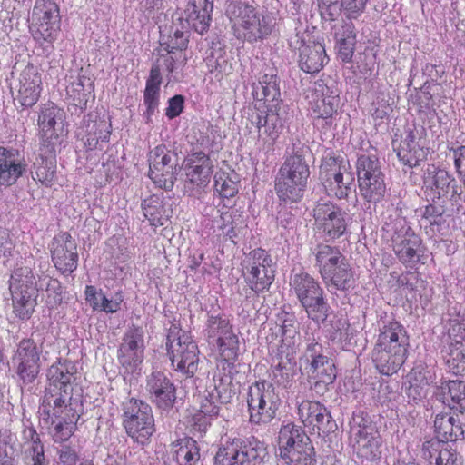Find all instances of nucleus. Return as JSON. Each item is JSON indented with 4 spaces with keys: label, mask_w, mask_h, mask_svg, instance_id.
<instances>
[{
    "label": "nucleus",
    "mask_w": 465,
    "mask_h": 465,
    "mask_svg": "<svg viewBox=\"0 0 465 465\" xmlns=\"http://www.w3.org/2000/svg\"><path fill=\"white\" fill-rule=\"evenodd\" d=\"M391 241L397 259L405 267L413 269L420 260L422 240L405 218L395 219Z\"/></svg>",
    "instance_id": "nucleus-12"
},
{
    "label": "nucleus",
    "mask_w": 465,
    "mask_h": 465,
    "mask_svg": "<svg viewBox=\"0 0 465 465\" xmlns=\"http://www.w3.org/2000/svg\"><path fill=\"white\" fill-rule=\"evenodd\" d=\"M353 448L359 457L374 460L381 453V438L376 426L362 414H355L351 425Z\"/></svg>",
    "instance_id": "nucleus-14"
},
{
    "label": "nucleus",
    "mask_w": 465,
    "mask_h": 465,
    "mask_svg": "<svg viewBox=\"0 0 465 465\" xmlns=\"http://www.w3.org/2000/svg\"><path fill=\"white\" fill-rule=\"evenodd\" d=\"M287 107L282 101H276L273 104H267V114L264 117L257 115L254 122L259 129V137L262 139L265 134L268 142L272 144L284 128L287 121Z\"/></svg>",
    "instance_id": "nucleus-27"
},
{
    "label": "nucleus",
    "mask_w": 465,
    "mask_h": 465,
    "mask_svg": "<svg viewBox=\"0 0 465 465\" xmlns=\"http://www.w3.org/2000/svg\"><path fill=\"white\" fill-rule=\"evenodd\" d=\"M188 41V33L176 29L168 42H163L161 45L164 47L168 54L183 53V51L187 48Z\"/></svg>",
    "instance_id": "nucleus-60"
},
{
    "label": "nucleus",
    "mask_w": 465,
    "mask_h": 465,
    "mask_svg": "<svg viewBox=\"0 0 465 465\" xmlns=\"http://www.w3.org/2000/svg\"><path fill=\"white\" fill-rule=\"evenodd\" d=\"M279 455L286 465H315L314 448L301 426L283 424L278 435Z\"/></svg>",
    "instance_id": "nucleus-4"
},
{
    "label": "nucleus",
    "mask_w": 465,
    "mask_h": 465,
    "mask_svg": "<svg viewBox=\"0 0 465 465\" xmlns=\"http://www.w3.org/2000/svg\"><path fill=\"white\" fill-rule=\"evenodd\" d=\"M203 401H210L213 405H224L231 401L235 394L232 379L228 374H216L213 382L208 386Z\"/></svg>",
    "instance_id": "nucleus-40"
},
{
    "label": "nucleus",
    "mask_w": 465,
    "mask_h": 465,
    "mask_svg": "<svg viewBox=\"0 0 465 465\" xmlns=\"http://www.w3.org/2000/svg\"><path fill=\"white\" fill-rule=\"evenodd\" d=\"M79 460V455L76 450L67 445H63L57 449L54 465H75Z\"/></svg>",
    "instance_id": "nucleus-62"
},
{
    "label": "nucleus",
    "mask_w": 465,
    "mask_h": 465,
    "mask_svg": "<svg viewBox=\"0 0 465 465\" xmlns=\"http://www.w3.org/2000/svg\"><path fill=\"white\" fill-rule=\"evenodd\" d=\"M80 417V413L71 416H63L55 419V422L52 425L54 426V439L56 441H63L68 440L75 430L76 422ZM49 426L50 424H46Z\"/></svg>",
    "instance_id": "nucleus-58"
},
{
    "label": "nucleus",
    "mask_w": 465,
    "mask_h": 465,
    "mask_svg": "<svg viewBox=\"0 0 465 465\" xmlns=\"http://www.w3.org/2000/svg\"><path fill=\"white\" fill-rule=\"evenodd\" d=\"M86 302L94 311L114 313L120 310L124 296L121 292H115L110 298L107 297L102 290H97L94 286L88 285L85 288Z\"/></svg>",
    "instance_id": "nucleus-43"
},
{
    "label": "nucleus",
    "mask_w": 465,
    "mask_h": 465,
    "mask_svg": "<svg viewBox=\"0 0 465 465\" xmlns=\"http://www.w3.org/2000/svg\"><path fill=\"white\" fill-rule=\"evenodd\" d=\"M437 392H441L443 401H448L446 395L450 398V407L459 410L460 412L465 411V381L453 380L441 381L440 386H436Z\"/></svg>",
    "instance_id": "nucleus-48"
},
{
    "label": "nucleus",
    "mask_w": 465,
    "mask_h": 465,
    "mask_svg": "<svg viewBox=\"0 0 465 465\" xmlns=\"http://www.w3.org/2000/svg\"><path fill=\"white\" fill-rule=\"evenodd\" d=\"M161 83L162 76L160 65L153 64L150 70V75L146 80V86L143 94V104L146 106V111L143 113V115L147 124L152 122L153 115L158 112Z\"/></svg>",
    "instance_id": "nucleus-39"
},
{
    "label": "nucleus",
    "mask_w": 465,
    "mask_h": 465,
    "mask_svg": "<svg viewBox=\"0 0 465 465\" xmlns=\"http://www.w3.org/2000/svg\"><path fill=\"white\" fill-rule=\"evenodd\" d=\"M391 106L386 98V95L380 94L376 96L371 103L370 113L374 119L382 120L390 113Z\"/></svg>",
    "instance_id": "nucleus-63"
},
{
    "label": "nucleus",
    "mask_w": 465,
    "mask_h": 465,
    "mask_svg": "<svg viewBox=\"0 0 465 465\" xmlns=\"http://www.w3.org/2000/svg\"><path fill=\"white\" fill-rule=\"evenodd\" d=\"M311 252L315 260L314 266L318 269L322 278L330 272L331 268L346 259L338 247L326 243H319L312 247Z\"/></svg>",
    "instance_id": "nucleus-41"
},
{
    "label": "nucleus",
    "mask_w": 465,
    "mask_h": 465,
    "mask_svg": "<svg viewBox=\"0 0 465 465\" xmlns=\"http://www.w3.org/2000/svg\"><path fill=\"white\" fill-rule=\"evenodd\" d=\"M249 420L254 425H267L277 414L281 399L270 381L252 383L247 393Z\"/></svg>",
    "instance_id": "nucleus-7"
},
{
    "label": "nucleus",
    "mask_w": 465,
    "mask_h": 465,
    "mask_svg": "<svg viewBox=\"0 0 465 465\" xmlns=\"http://www.w3.org/2000/svg\"><path fill=\"white\" fill-rule=\"evenodd\" d=\"M88 128H90V130L88 131L85 144L89 149L95 148L99 142H108L110 132L108 131V125L105 121L101 120L94 122L91 126L88 125Z\"/></svg>",
    "instance_id": "nucleus-59"
},
{
    "label": "nucleus",
    "mask_w": 465,
    "mask_h": 465,
    "mask_svg": "<svg viewBox=\"0 0 465 465\" xmlns=\"http://www.w3.org/2000/svg\"><path fill=\"white\" fill-rule=\"evenodd\" d=\"M213 167V163L205 153H193L183 162L186 182L193 187H206L210 183Z\"/></svg>",
    "instance_id": "nucleus-32"
},
{
    "label": "nucleus",
    "mask_w": 465,
    "mask_h": 465,
    "mask_svg": "<svg viewBox=\"0 0 465 465\" xmlns=\"http://www.w3.org/2000/svg\"><path fill=\"white\" fill-rule=\"evenodd\" d=\"M52 259L55 267L63 273H72L78 265L77 246L66 232L55 236L51 245Z\"/></svg>",
    "instance_id": "nucleus-26"
},
{
    "label": "nucleus",
    "mask_w": 465,
    "mask_h": 465,
    "mask_svg": "<svg viewBox=\"0 0 465 465\" xmlns=\"http://www.w3.org/2000/svg\"><path fill=\"white\" fill-rule=\"evenodd\" d=\"M220 212V218L215 222L217 227L225 237L233 241L238 234L239 225L242 223V214L238 210L225 206Z\"/></svg>",
    "instance_id": "nucleus-50"
},
{
    "label": "nucleus",
    "mask_w": 465,
    "mask_h": 465,
    "mask_svg": "<svg viewBox=\"0 0 465 465\" xmlns=\"http://www.w3.org/2000/svg\"><path fill=\"white\" fill-rule=\"evenodd\" d=\"M166 348L174 370L193 376L198 370L199 349L190 333L172 324L166 336Z\"/></svg>",
    "instance_id": "nucleus-5"
},
{
    "label": "nucleus",
    "mask_w": 465,
    "mask_h": 465,
    "mask_svg": "<svg viewBox=\"0 0 465 465\" xmlns=\"http://www.w3.org/2000/svg\"><path fill=\"white\" fill-rule=\"evenodd\" d=\"M143 215L154 227L163 226L171 216L170 209L164 204L163 197L152 195L142 204Z\"/></svg>",
    "instance_id": "nucleus-45"
},
{
    "label": "nucleus",
    "mask_w": 465,
    "mask_h": 465,
    "mask_svg": "<svg viewBox=\"0 0 465 465\" xmlns=\"http://www.w3.org/2000/svg\"><path fill=\"white\" fill-rule=\"evenodd\" d=\"M298 415L305 427L319 435H327L337 429L335 420L327 408L316 401H302L298 405Z\"/></svg>",
    "instance_id": "nucleus-23"
},
{
    "label": "nucleus",
    "mask_w": 465,
    "mask_h": 465,
    "mask_svg": "<svg viewBox=\"0 0 465 465\" xmlns=\"http://www.w3.org/2000/svg\"><path fill=\"white\" fill-rule=\"evenodd\" d=\"M123 424L126 433L143 445L155 431L152 408L143 401L130 399L124 403Z\"/></svg>",
    "instance_id": "nucleus-11"
},
{
    "label": "nucleus",
    "mask_w": 465,
    "mask_h": 465,
    "mask_svg": "<svg viewBox=\"0 0 465 465\" xmlns=\"http://www.w3.org/2000/svg\"><path fill=\"white\" fill-rule=\"evenodd\" d=\"M40 348L31 339H24L19 342L12 361L24 383H31L37 377L40 371Z\"/></svg>",
    "instance_id": "nucleus-22"
},
{
    "label": "nucleus",
    "mask_w": 465,
    "mask_h": 465,
    "mask_svg": "<svg viewBox=\"0 0 465 465\" xmlns=\"http://www.w3.org/2000/svg\"><path fill=\"white\" fill-rule=\"evenodd\" d=\"M397 155L403 164L411 168L417 166L426 158L425 140L421 138L419 130L408 132L400 144Z\"/></svg>",
    "instance_id": "nucleus-34"
},
{
    "label": "nucleus",
    "mask_w": 465,
    "mask_h": 465,
    "mask_svg": "<svg viewBox=\"0 0 465 465\" xmlns=\"http://www.w3.org/2000/svg\"><path fill=\"white\" fill-rule=\"evenodd\" d=\"M36 282L29 268H17L9 281L12 295L13 312L21 320H27L32 315L36 304Z\"/></svg>",
    "instance_id": "nucleus-10"
},
{
    "label": "nucleus",
    "mask_w": 465,
    "mask_h": 465,
    "mask_svg": "<svg viewBox=\"0 0 465 465\" xmlns=\"http://www.w3.org/2000/svg\"><path fill=\"white\" fill-rule=\"evenodd\" d=\"M369 0H340L341 12L349 20L359 18L365 11Z\"/></svg>",
    "instance_id": "nucleus-61"
},
{
    "label": "nucleus",
    "mask_w": 465,
    "mask_h": 465,
    "mask_svg": "<svg viewBox=\"0 0 465 465\" xmlns=\"http://www.w3.org/2000/svg\"><path fill=\"white\" fill-rule=\"evenodd\" d=\"M146 392L149 399L157 408L169 410L176 399V390L173 383L162 371H153L146 380Z\"/></svg>",
    "instance_id": "nucleus-25"
},
{
    "label": "nucleus",
    "mask_w": 465,
    "mask_h": 465,
    "mask_svg": "<svg viewBox=\"0 0 465 465\" xmlns=\"http://www.w3.org/2000/svg\"><path fill=\"white\" fill-rule=\"evenodd\" d=\"M45 147L40 145L39 156L34 163L35 175L41 183L50 186L52 185L56 170V152L58 147Z\"/></svg>",
    "instance_id": "nucleus-38"
},
{
    "label": "nucleus",
    "mask_w": 465,
    "mask_h": 465,
    "mask_svg": "<svg viewBox=\"0 0 465 465\" xmlns=\"http://www.w3.org/2000/svg\"><path fill=\"white\" fill-rule=\"evenodd\" d=\"M444 360L450 371L456 375H464L465 341H451L445 351Z\"/></svg>",
    "instance_id": "nucleus-49"
},
{
    "label": "nucleus",
    "mask_w": 465,
    "mask_h": 465,
    "mask_svg": "<svg viewBox=\"0 0 465 465\" xmlns=\"http://www.w3.org/2000/svg\"><path fill=\"white\" fill-rule=\"evenodd\" d=\"M77 369L71 361L59 359L47 370L46 378L48 390L69 389L73 390V382L75 381Z\"/></svg>",
    "instance_id": "nucleus-35"
},
{
    "label": "nucleus",
    "mask_w": 465,
    "mask_h": 465,
    "mask_svg": "<svg viewBox=\"0 0 465 465\" xmlns=\"http://www.w3.org/2000/svg\"><path fill=\"white\" fill-rule=\"evenodd\" d=\"M253 95L259 101H264L268 104H273L279 99L281 93L279 78L274 74H264L253 86Z\"/></svg>",
    "instance_id": "nucleus-47"
},
{
    "label": "nucleus",
    "mask_w": 465,
    "mask_h": 465,
    "mask_svg": "<svg viewBox=\"0 0 465 465\" xmlns=\"http://www.w3.org/2000/svg\"><path fill=\"white\" fill-rule=\"evenodd\" d=\"M309 366L312 378L315 380L314 390L317 393H323L336 379L333 361L325 356L321 360H314Z\"/></svg>",
    "instance_id": "nucleus-42"
},
{
    "label": "nucleus",
    "mask_w": 465,
    "mask_h": 465,
    "mask_svg": "<svg viewBox=\"0 0 465 465\" xmlns=\"http://www.w3.org/2000/svg\"><path fill=\"white\" fill-rule=\"evenodd\" d=\"M242 275L255 292L268 290L274 281L275 267L271 255L263 249L250 252L242 262Z\"/></svg>",
    "instance_id": "nucleus-13"
},
{
    "label": "nucleus",
    "mask_w": 465,
    "mask_h": 465,
    "mask_svg": "<svg viewBox=\"0 0 465 465\" xmlns=\"http://www.w3.org/2000/svg\"><path fill=\"white\" fill-rule=\"evenodd\" d=\"M434 431L437 441H426L422 446L423 456L426 460H431L439 454L441 446L440 442L455 441L460 438L464 430L459 420L449 413L437 414L434 420Z\"/></svg>",
    "instance_id": "nucleus-21"
},
{
    "label": "nucleus",
    "mask_w": 465,
    "mask_h": 465,
    "mask_svg": "<svg viewBox=\"0 0 465 465\" xmlns=\"http://www.w3.org/2000/svg\"><path fill=\"white\" fill-rule=\"evenodd\" d=\"M423 184L427 197L432 201L447 198L451 190L453 193H457L454 178L434 164H429L424 172Z\"/></svg>",
    "instance_id": "nucleus-29"
},
{
    "label": "nucleus",
    "mask_w": 465,
    "mask_h": 465,
    "mask_svg": "<svg viewBox=\"0 0 465 465\" xmlns=\"http://www.w3.org/2000/svg\"><path fill=\"white\" fill-rule=\"evenodd\" d=\"M307 97L310 98L311 112L316 124L332 126L339 105V94L336 87L322 82L315 83L311 95Z\"/></svg>",
    "instance_id": "nucleus-17"
},
{
    "label": "nucleus",
    "mask_w": 465,
    "mask_h": 465,
    "mask_svg": "<svg viewBox=\"0 0 465 465\" xmlns=\"http://www.w3.org/2000/svg\"><path fill=\"white\" fill-rule=\"evenodd\" d=\"M214 189L223 199H230L238 193V176L235 173L216 172Z\"/></svg>",
    "instance_id": "nucleus-55"
},
{
    "label": "nucleus",
    "mask_w": 465,
    "mask_h": 465,
    "mask_svg": "<svg viewBox=\"0 0 465 465\" xmlns=\"http://www.w3.org/2000/svg\"><path fill=\"white\" fill-rule=\"evenodd\" d=\"M64 112L54 103L44 104L40 107L37 124L40 145L59 147L67 130L64 127Z\"/></svg>",
    "instance_id": "nucleus-16"
},
{
    "label": "nucleus",
    "mask_w": 465,
    "mask_h": 465,
    "mask_svg": "<svg viewBox=\"0 0 465 465\" xmlns=\"http://www.w3.org/2000/svg\"><path fill=\"white\" fill-rule=\"evenodd\" d=\"M220 413V407L213 405L210 401H202L200 409L193 414L191 423L193 429L200 433L205 432L212 420Z\"/></svg>",
    "instance_id": "nucleus-53"
},
{
    "label": "nucleus",
    "mask_w": 465,
    "mask_h": 465,
    "mask_svg": "<svg viewBox=\"0 0 465 465\" xmlns=\"http://www.w3.org/2000/svg\"><path fill=\"white\" fill-rule=\"evenodd\" d=\"M61 16L54 0H36L30 15L33 39L46 49L53 46L60 32Z\"/></svg>",
    "instance_id": "nucleus-6"
},
{
    "label": "nucleus",
    "mask_w": 465,
    "mask_h": 465,
    "mask_svg": "<svg viewBox=\"0 0 465 465\" xmlns=\"http://www.w3.org/2000/svg\"><path fill=\"white\" fill-rule=\"evenodd\" d=\"M450 156H451L454 161V165L459 176L465 183V146H452L450 148Z\"/></svg>",
    "instance_id": "nucleus-64"
},
{
    "label": "nucleus",
    "mask_w": 465,
    "mask_h": 465,
    "mask_svg": "<svg viewBox=\"0 0 465 465\" xmlns=\"http://www.w3.org/2000/svg\"><path fill=\"white\" fill-rule=\"evenodd\" d=\"M313 216L317 231L328 240L342 236L351 220L341 207L331 202L318 203L313 210Z\"/></svg>",
    "instance_id": "nucleus-19"
},
{
    "label": "nucleus",
    "mask_w": 465,
    "mask_h": 465,
    "mask_svg": "<svg viewBox=\"0 0 465 465\" xmlns=\"http://www.w3.org/2000/svg\"><path fill=\"white\" fill-rule=\"evenodd\" d=\"M176 156L159 145L149 153V177L159 188L171 190L176 180Z\"/></svg>",
    "instance_id": "nucleus-20"
},
{
    "label": "nucleus",
    "mask_w": 465,
    "mask_h": 465,
    "mask_svg": "<svg viewBox=\"0 0 465 465\" xmlns=\"http://www.w3.org/2000/svg\"><path fill=\"white\" fill-rule=\"evenodd\" d=\"M73 390L61 389L54 391L45 387V395L39 407L40 419L45 424H53L63 416L74 417L79 413V404L72 397Z\"/></svg>",
    "instance_id": "nucleus-18"
},
{
    "label": "nucleus",
    "mask_w": 465,
    "mask_h": 465,
    "mask_svg": "<svg viewBox=\"0 0 465 465\" xmlns=\"http://www.w3.org/2000/svg\"><path fill=\"white\" fill-rule=\"evenodd\" d=\"M384 178V175H374L372 179L358 182L361 195L369 203H377L381 202L386 193Z\"/></svg>",
    "instance_id": "nucleus-54"
},
{
    "label": "nucleus",
    "mask_w": 465,
    "mask_h": 465,
    "mask_svg": "<svg viewBox=\"0 0 465 465\" xmlns=\"http://www.w3.org/2000/svg\"><path fill=\"white\" fill-rule=\"evenodd\" d=\"M26 168L27 163L17 149L0 146V186L15 184Z\"/></svg>",
    "instance_id": "nucleus-31"
},
{
    "label": "nucleus",
    "mask_w": 465,
    "mask_h": 465,
    "mask_svg": "<svg viewBox=\"0 0 465 465\" xmlns=\"http://www.w3.org/2000/svg\"><path fill=\"white\" fill-rule=\"evenodd\" d=\"M226 15L232 24L236 38L249 44L267 39L277 25L273 14L259 11L252 5L239 1L229 3Z\"/></svg>",
    "instance_id": "nucleus-1"
},
{
    "label": "nucleus",
    "mask_w": 465,
    "mask_h": 465,
    "mask_svg": "<svg viewBox=\"0 0 465 465\" xmlns=\"http://www.w3.org/2000/svg\"><path fill=\"white\" fill-rule=\"evenodd\" d=\"M350 168L349 162L342 158L325 159L320 167V175L329 194L339 199L347 197L354 182V174Z\"/></svg>",
    "instance_id": "nucleus-15"
},
{
    "label": "nucleus",
    "mask_w": 465,
    "mask_h": 465,
    "mask_svg": "<svg viewBox=\"0 0 465 465\" xmlns=\"http://www.w3.org/2000/svg\"><path fill=\"white\" fill-rule=\"evenodd\" d=\"M322 279L327 287L341 291L349 290L354 282L353 272L346 259L331 268Z\"/></svg>",
    "instance_id": "nucleus-46"
},
{
    "label": "nucleus",
    "mask_w": 465,
    "mask_h": 465,
    "mask_svg": "<svg viewBox=\"0 0 465 465\" xmlns=\"http://www.w3.org/2000/svg\"><path fill=\"white\" fill-rule=\"evenodd\" d=\"M281 331L282 341L278 352L282 360L285 359L291 362L298 350L297 336L299 334V325L293 314L284 313L282 315Z\"/></svg>",
    "instance_id": "nucleus-36"
},
{
    "label": "nucleus",
    "mask_w": 465,
    "mask_h": 465,
    "mask_svg": "<svg viewBox=\"0 0 465 465\" xmlns=\"http://www.w3.org/2000/svg\"><path fill=\"white\" fill-rule=\"evenodd\" d=\"M175 459L180 465H198L200 448L192 438L179 440L175 445Z\"/></svg>",
    "instance_id": "nucleus-51"
},
{
    "label": "nucleus",
    "mask_w": 465,
    "mask_h": 465,
    "mask_svg": "<svg viewBox=\"0 0 465 465\" xmlns=\"http://www.w3.org/2000/svg\"><path fill=\"white\" fill-rule=\"evenodd\" d=\"M409 345V336L401 323L384 324L372 351L376 369L384 375L396 373L406 361Z\"/></svg>",
    "instance_id": "nucleus-2"
},
{
    "label": "nucleus",
    "mask_w": 465,
    "mask_h": 465,
    "mask_svg": "<svg viewBox=\"0 0 465 465\" xmlns=\"http://www.w3.org/2000/svg\"><path fill=\"white\" fill-rule=\"evenodd\" d=\"M435 380V370L423 361L415 363L406 376L404 392L409 402L417 403L427 397L430 386Z\"/></svg>",
    "instance_id": "nucleus-24"
},
{
    "label": "nucleus",
    "mask_w": 465,
    "mask_h": 465,
    "mask_svg": "<svg viewBox=\"0 0 465 465\" xmlns=\"http://www.w3.org/2000/svg\"><path fill=\"white\" fill-rule=\"evenodd\" d=\"M213 0H190L184 11L189 26L203 35L210 26Z\"/></svg>",
    "instance_id": "nucleus-37"
},
{
    "label": "nucleus",
    "mask_w": 465,
    "mask_h": 465,
    "mask_svg": "<svg viewBox=\"0 0 465 465\" xmlns=\"http://www.w3.org/2000/svg\"><path fill=\"white\" fill-rule=\"evenodd\" d=\"M297 43L301 40L299 46V65L302 71L308 74L318 73L327 63L328 58L324 46L315 41H305L298 35Z\"/></svg>",
    "instance_id": "nucleus-33"
},
{
    "label": "nucleus",
    "mask_w": 465,
    "mask_h": 465,
    "mask_svg": "<svg viewBox=\"0 0 465 465\" xmlns=\"http://www.w3.org/2000/svg\"><path fill=\"white\" fill-rule=\"evenodd\" d=\"M358 182L372 179L375 176H383L379 159L375 155L361 154L357 160Z\"/></svg>",
    "instance_id": "nucleus-57"
},
{
    "label": "nucleus",
    "mask_w": 465,
    "mask_h": 465,
    "mask_svg": "<svg viewBox=\"0 0 465 465\" xmlns=\"http://www.w3.org/2000/svg\"><path fill=\"white\" fill-rule=\"evenodd\" d=\"M42 92V77L37 67L28 64L20 74L15 101L23 107H32L39 100Z\"/></svg>",
    "instance_id": "nucleus-30"
},
{
    "label": "nucleus",
    "mask_w": 465,
    "mask_h": 465,
    "mask_svg": "<svg viewBox=\"0 0 465 465\" xmlns=\"http://www.w3.org/2000/svg\"><path fill=\"white\" fill-rule=\"evenodd\" d=\"M291 286L309 318L323 322L328 316L329 305L323 297L319 282L306 272L296 273Z\"/></svg>",
    "instance_id": "nucleus-9"
},
{
    "label": "nucleus",
    "mask_w": 465,
    "mask_h": 465,
    "mask_svg": "<svg viewBox=\"0 0 465 465\" xmlns=\"http://www.w3.org/2000/svg\"><path fill=\"white\" fill-rule=\"evenodd\" d=\"M215 465H245L241 458V440H233L220 448L215 455Z\"/></svg>",
    "instance_id": "nucleus-56"
},
{
    "label": "nucleus",
    "mask_w": 465,
    "mask_h": 465,
    "mask_svg": "<svg viewBox=\"0 0 465 465\" xmlns=\"http://www.w3.org/2000/svg\"><path fill=\"white\" fill-rule=\"evenodd\" d=\"M267 457L268 451L263 442L256 439L245 443L241 441V458L245 465H262Z\"/></svg>",
    "instance_id": "nucleus-52"
},
{
    "label": "nucleus",
    "mask_w": 465,
    "mask_h": 465,
    "mask_svg": "<svg viewBox=\"0 0 465 465\" xmlns=\"http://www.w3.org/2000/svg\"><path fill=\"white\" fill-rule=\"evenodd\" d=\"M143 332L139 328L130 329L119 348V361L127 371H134L143 361Z\"/></svg>",
    "instance_id": "nucleus-28"
},
{
    "label": "nucleus",
    "mask_w": 465,
    "mask_h": 465,
    "mask_svg": "<svg viewBox=\"0 0 465 465\" xmlns=\"http://www.w3.org/2000/svg\"><path fill=\"white\" fill-rule=\"evenodd\" d=\"M310 170L304 159L298 154L288 157L275 178V193L281 202L298 203L303 197Z\"/></svg>",
    "instance_id": "nucleus-3"
},
{
    "label": "nucleus",
    "mask_w": 465,
    "mask_h": 465,
    "mask_svg": "<svg viewBox=\"0 0 465 465\" xmlns=\"http://www.w3.org/2000/svg\"><path fill=\"white\" fill-rule=\"evenodd\" d=\"M206 338L216 348L221 361L233 365L239 355V338L224 314L210 315L206 322Z\"/></svg>",
    "instance_id": "nucleus-8"
},
{
    "label": "nucleus",
    "mask_w": 465,
    "mask_h": 465,
    "mask_svg": "<svg viewBox=\"0 0 465 465\" xmlns=\"http://www.w3.org/2000/svg\"><path fill=\"white\" fill-rule=\"evenodd\" d=\"M356 32L351 20L342 21L340 26L334 27V37L338 48V54L343 62H349L356 45Z\"/></svg>",
    "instance_id": "nucleus-44"
}]
</instances>
